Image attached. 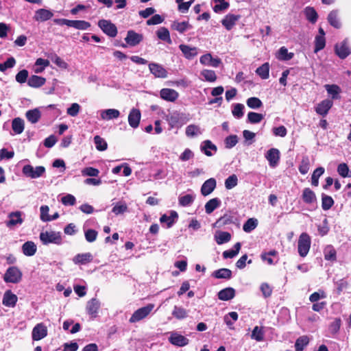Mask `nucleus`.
<instances>
[{
    "label": "nucleus",
    "mask_w": 351,
    "mask_h": 351,
    "mask_svg": "<svg viewBox=\"0 0 351 351\" xmlns=\"http://www.w3.org/2000/svg\"><path fill=\"white\" fill-rule=\"evenodd\" d=\"M98 26L110 37L114 38L117 34V29L114 24L110 21L102 19L98 22Z\"/></svg>",
    "instance_id": "8"
},
{
    "label": "nucleus",
    "mask_w": 351,
    "mask_h": 351,
    "mask_svg": "<svg viewBox=\"0 0 351 351\" xmlns=\"http://www.w3.org/2000/svg\"><path fill=\"white\" fill-rule=\"evenodd\" d=\"M195 198L194 194H187L179 197V204L182 206H189L192 204Z\"/></svg>",
    "instance_id": "50"
},
{
    "label": "nucleus",
    "mask_w": 351,
    "mask_h": 351,
    "mask_svg": "<svg viewBox=\"0 0 351 351\" xmlns=\"http://www.w3.org/2000/svg\"><path fill=\"white\" fill-rule=\"evenodd\" d=\"M293 57V53H289L286 47H282L278 50V58L283 60H289Z\"/></svg>",
    "instance_id": "60"
},
{
    "label": "nucleus",
    "mask_w": 351,
    "mask_h": 351,
    "mask_svg": "<svg viewBox=\"0 0 351 351\" xmlns=\"http://www.w3.org/2000/svg\"><path fill=\"white\" fill-rule=\"evenodd\" d=\"M310 168V162L307 156L304 157L299 166V171L302 174L305 175L308 173Z\"/></svg>",
    "instance_id": "64"
},
{
    "label": "nucleus",
    "mask_w": 351,
    "mask_h": 351,
    "mask_svg": "<svg viewBox=\"0 0 351 351\" xmlns=\"http://www.w3.org/2000/svg\"><path fill=\"white\" fill-rule=\"evenodd\" d=\"M94 143L95 144L96 149L98 151H105L107 149L108 144L104 138H101L100 136H95L94 137Z\"/></svg>",
    "instance_id": "53"
},
{
    "label": "nucleus",
    "mask_w": 351,
    "mask_h": 351,
    "mask_svg": "<svg viewBox=\"0 0 351 351\" xmlns=\"http://www.w3.org/2000/svg\"><path fill=\"white\" fill-rule=\"evenodd\" d=\"M167 121L169 122L170 127L173 128L181 127L189 121V119L184 113L173 112L167 117Z\"/></svg>",
    "instance_id": "6"
},
{
    "label": "nucleus",
    "mask_w": 351,
    "mask_h": 351,
    "mask_svg": "<svg viewBox=\"0 0 351 351\" xmlns=\"http://www.w3.org/2000/svg\"><path fill=\"white\" fill-rule=\"evenodd\" d=\"M93 256L90 252L77 254L73 258V262L75 265H86L91 263Z\"/></svg>",
    "instance_id": "20"
},
{
    "label": "nucleus",
    "mask_w": 351,
    "mask_h": 351,
    "mask_svg": "<svg viewBox=\"0 0 351 351\" xmlns=\"http://www.w3.org/2000/svg\"><path fill=\"white\" fill-rule=\"evenodd\" d=\"M154 308V304H148L145 306L141 307L135 311L130 317L129 322L130 323H136L146 318L153 311Z\"/></svg>",
    "instance_id": "4"
},
{
    "label": "nucleus",
    "mask_w": 351,
    "mask_h": 351,
    "mask_svg": "<svg viewBox=\"0 0 351 351\" xmlns=\"http://www.w3.org/2000/svg\"><path fill=\"white\" fill-rule=\"evenodd\" d=\"M195 0H190L187 2H184L183 0H176V2L178 5V10L182 13H186L188 12L191 4L193 3Z\"/></svg>",
    "instance_id": "59"
},
{
    "label": "nucleus",
    "mask_w": 351,
    "mask_h": 351,
    "mask_svg": "<svg viewBox=\"0 0 351 351\" xmlns=\"http://www.w3.org/2000/svg\"><path fill=\"white\" fill-rule=\"evenodd\" d=\"M265 158L268 160L269 166L275 167L278 164L280 160V152L278 149L271 148L266 153Z\"/></svg>",
    "instance_id": "15"
},
{
    "label": "nucleus",
    "mask_w": 351,
    "mask_h": 351,
    "mask_svg": "<svg viewBox=\"0 0 351 351\" xmlns=\"http://www.w3.org/2000/svg\"><path fill=\"white\" fill-rule=\"evenodd\" d=\"M157 36L159 39L166 41L169 44L171 43V39L169 30L166 27H160L156 32Z\"/></svg>",
    "instance_id": "46"
},
{
    "label": "nucleus",
    "mask_w": 351,
    "mask_h": 351,
    "mask_svg": "<svg viewBox=\"0 0 351 351\" xmlns=\"http://www.w3.org/2000/svg\"><path fill=\"white\" fill-rule=\"evenodd\" d=\"M328 21L335 28L339 29L341 27V24L338 17L337 10H332L328 14Z\"/></svg>",
    "instance_id": "37"
},
{
    "label": "nucleus",
    "mask_w": 351,
    "mask_h": 351,
    "mask_svg": "<svg viewBox=\"0 0 351 351\" xmlns=\"http://www.w3.org/2000/svg\"><path fill=\"white\" fill-rule=\"evenodd\" d=\"M22 276L23 274L20 269L12 266L7 269L3 276V280L5 282L16 284L21 282Z\"/></svg>",
    "instance_id": "2"
},
{
    "label": "nucleus",
    "mask_w": 351,
    "mask_h": 351,
    "mask_svg": "<svg viewBox=\"0 0 351 351\" xmlns=\"http://www.w3.org/2000/svg\"><path fill=\"white\" fill-rule=\"evenodd\" d=\"M324 258L327 261H335L336 260V250L332 245H328L324 250Z\"/></svg>",
    "instance_id": "49"
},
{
    "label": "nucleus",
    "mask_w": 351,
    "mask_h": 351,
    "mask_svg": "<svg viewBox=\"0 0 351 351\" xmlns=\"http://www.w3.org/2000/svg\"><path fill=\"white\" fill-rule=\"evenodd\" d=\"M304 14L307 20L312 23H315L317 20L318 15L313 8L306 7L304 10Z\"/></svg>",
    "instance_id": "45"
},
{
    "label": "nucleus",
    "mask_w": 351,
    "mask_h": 351,
    "mask_svg": "<svg viewBox=\"0 0 351 351\" xmlns=\"http://www.w3.org/2000/svg\"><path fill=\"white\" fill-rule=\"evenodd\" d=\"M47 335V328L43 323L38 324L34 327L32 332V337L34 341H39Z\"/></svg>",
    "instance_id": "11"
},
{
    "label": "nucleus",
    "mask_w": 351,
    "mask_h": 351,
    "mask_svg": "<svg viewBox=\"0 0 351 351\" xmlns=\"http://www.w3.org/2000/svg\"><path fill=\"white\" fill-rule=\"evenodd\" d=\"M200 75L204 77L205 81L214 82L217 80V75L214 71L209 69H204L201 71Z\"/></svg>",
    "instance_id": "48"
},
{
    "label": "nucleus",
    "mask_w": 351,
    "mask_h": 351,
    "mask_svg": "<svg viewBox=\"0 0 351 351\" xmlns=\"http://www.w3.org/2000/svg\"><path fill=\"white\" fill-rule=\"evenodd\" d=\"M327 93L331 95L332 99H337L339 98V94L341 92V88L336 84H326L324 86Z\"/></svg>",
    "instance_id": "41"
},
{
    "label": "nucleus",
    "mask_w": 351,
    "mask_h": 351,
    "mask_svg": "<svg viewBox=\"0 0 351 351\" xmlns=\"http://www.w3.org/2000/svg\"><path fill=\"white\" fill-rule=\"evenodd\" d=\"M169 341L171 344L179 347L186 346L189 341L186 337L176 332L171 334Z\"/></svg>",
    "instance_id": "14"
},
{
    "label": "nucleus",
    "mask_w": 351,
    "mask_h": 351,
    "mask_svg": "<svg viewBox=\"0 0 351 351\" xmlns=\"http://www.w3.org/2000/svg\"><path fill=\"white\" fill-rule=\"evenodd\" d=\"M142 40L143 36L132 30L128 32L127 36L125 38V42L130 46L138 45Z\"/></svg>",
    "instance_id": "23"
},
{
    "label": "nucleus",
    "mask_w": 351,
    "mask_h": 351,
    "mask_svg": "<svg viewBox=\"0 0 351 351\" xmlns=\"http://www.w3.org/2000/svg\"><path fill=\"white\" fill-rule=\"evenodd\" d=\"M256 73L262 79L266 80L269 76V64L268 62L264 63L261 66L257 68Z\"/></svg>",
    "instance_id": "44"
},
{
    "label": "nucleus",
    "mask_w": 351,
    "mask_h": 351,
    "mask_svg": "<svg viewBox=\"0 0 351 351\" xmlns=\"http://www.w3.org/2000/svg\"><path fill=\"white\" fill-rule=\"evenodd\" d=\"M141 112L136 108H132L128 114L129 125L133 128H136L138 127L141 121Z\"/></svg>",
    "instance_id": "18"
},
{
    "label": "nucleus",
    "mask_w": 351,
    "mask_h": 351,
    "mask_svg": "<svg viewBox=\"0 0 351 351\" xmlns=\"http://www.w3.org/2000/svg\"><path fill=\"white\" fill-rule=\"evenodd\" d=\"M251 338L257 341H261L264 339V331L262 328L255 326L252 330Z\"/></svg>",
    "instance_id": "56"
},
{
    "label": "nucleus",
    "mask_w": 351,
    "mask_h": 351,
    "mask_svg": "<svg viewBox=\"0 0 351 351\" xmlns=\"http://www.w3.org/2000/svg\"><path fill=\"white\" fill-rule=\"evenodd\" d=\"M178 217L177 212L171 210L169 215L166 214L161 216L160 221L161 223H166L167 228H171L173 223L176 221Z\"/></svg>",
    "instance_id": "24"
},
{
    "label": "nucleus",
    "mask_w": 351,
    "mask_h": 351,
    "mask_svg": "<svg viewBox=\"0 0 351 351\" xmlns=\"http://www.w3.org/2000/svg\"><path fill=\"white\" fill-rule=\"evenodd\" d=\"M185 134L186 136L193 138L201 135L202 134V130L198 125L191 124L186 128Z\"/></svg>",
    "instance_id": "32"
},
{
    "label": "nucleus",
    "mask_w": 351,
    "mask_h": 351,
    "mask_svg": "<svg viewBox=\"0 0 351 351\" xmlns=\"http://www.w3.org/2000/svg\"><path fill=\"white\" fill-rule=\"evenodd\" d=\"M25 117L30 123H36L41 117V112L38 108L29 110L26 112Z\"/></svg>",
    "instance_id": "31"
},
{
    "label": "nucleus",
    "mask_w": 351,
    "mask_h": 351,
    "mask_svg": "<svg viewBox=\"0 0 351 351\" xmlns=\"http://www.w3.org/2000/svg\"><path fill=\"white\" fill-rule=\"evenodd\" d=\"M120 112L114 108L102 110L100 111V117L102 120L109 121L113 119H117L119 117Z\"/></svg>",
    "instance_id": "26"
},
{
    "label": "nucleus",
    "mask_w": 351,
    "mask_h": 351,
    "mask_svg": "<svg viewBox=\"0 0 351 351\" xmlns=\"http://www.w3.org/2000/svg\"><path fill=\"white\" fill-rule=\"evenodd\" d=\"M172 315L178 319H184L188 317V311L182 306H175Z\"/></svg>",
    "instance_id": "42"
},
{
    "label": "nucleus",
    "mask_w": 351,
    "mask_h": 351,
    "mask_svg": "<svg viewBox=\"0 0 351 351\" xmlns=\"http://www.w3.org/2000/svg\"><path fill=\"white\" fill-rule=\"evenodd\" d=\"M160 95L162 99L171 102L175 101L179 97V94L176 90L167 88L161 89Z\"/></svg>",
    "instance_id": "16"
},
{
    "label": "nucleus",
    "mask_w": 351,
    "mask_h": 351,
    "mask_svg": "<svg viewBox=\"0 0 351 351\" xmlns=\"http://www.w3.org/2000/svg\"><path fill=\"white\" fill-rule=\"evenodd\" d=\"M215 3L213 10L215 12H219L226 10L229 7V3L224 0H213Z\"/></svg>",
    "instance_id": "62"
},
{
    "label": "nucleus",
    "mask_w": 351,
    "mask_h": 351,
    "mask_svg": "<svg viewBox=\"0 0 351 351\" xmlns=\"http://www.w3.org/2000/svg\"><path fill=\"white\" fill-rule=\"evenodd\" d=\"M17 300V296L10 290H8L4 293L2 303L5 306L14 307L16 305Z\"/></svg>",
    "instance_id": "22"
},
{
    "label": "nucleus",
    "mask_w": 351,
    "mask_h": 351,
    "mask_svg": "<svg viewBox=\"0 0 351 351\" xmlns=\"http://www.w3.org/2000/svg\"><path fill=\"white\" fill-rule=\"evenodd\" d=\"M209 149H212L214 151H217V147L212 143V142L209 140H206L202 142L201 145V150L208 156H211L213 154L209 151Z\"/></svg>",
    "instance_id": "43"
},
{
    "label": "nucleus",
    "mask_w": 351,
    "mask_h": 351,
    "mask_svg": "<svg viewBox=\"0 0 351 351\" xmlns=\"http://www.w3.org/2000/svg\"><path fill=\"white\" fill-rule=\"evenodd\" d=\"M221 205V200L217 198H213L210 199L206 204H205V210L207 214H210L213 213L216 208L219 207Z\"/></svg>",
    "instance_id": "38"
},
{
    "label": "nucleus",
    "mask_w": 351,
    "mask_h": 351,
    "mask_svg": "<svg viewBox=\"0 0 351 351\" xmlns=\"http://www.w3.org/2000/svg\"><path fill=\"white\" fill-rule=\"evenodd\" d=\"M25 129L23 119L19 117L14 118L12 121V130L14 134H21Z\"/></svg>",
    "instance_id": "28"
},
{
    "label": "nucleus",
    "mask_w": 351,
    "mask_h": 351,
    "mask_svg": "<svg viewBox=\"0 0 351 351\" xmlns=\"http://www.w3.org/2000/svg\"><path fill=\"white\" fill-rule=\"evenodd\" d=\"M215 239L218 245H221L230 241L231 234L228 232L217 231L215 234Z\"/></svg>",
    "instance_id": "34"
},
{
    "label": "nucleus",
    "mask_w": 351,
    "mask_h": 351,
    "mask_svg": "<svg viewBox=\"0 0 351 351\" xmlns=\"http://www.w3.org/2000/svg\"><path fill=\"white\" fill-rule=\"evenodd\" d=\"M302 197L306 204H312L316 201L315 193L309 188H305L302 191Z\"/></svg>",
    "instance_id": "36"
},
{
    "label": "nucleus",
    "mask_w": 351,
    "mask_h": 351,
    "mask_svg": "<svg viewBox=\"0 0 351 351\" xmlns=\"http://www.w3.org/2000/svg\"><path fill=\"white\" fill-rule=\"evenodd\" d=\"M335 50L336 54L341 59L346 58L351 53V49L346 40L336 44Z\"/></svg>",
    "instance_id": "12"
},
{
    "label": "nucleus",
    "mask_w": 351,
    "mask_h": 351,
    "mask_svg": "<svg viewBox=\"0 0 351 351\" xmlns=\"http://www.w3.org/2000/svg\"><path fill=\"white\" fill-rule=\"evenodd\" d=\"M179 49L182 52L185 58L188 60L193 59L198 53L197 48L195 47H191L187 45L181 44L179 45Z\"/></svg>",
    "instance_id": "21"
},
{
    "label": "nucleus",
    "mask_w": 351,
    "mask_h": 351,
    "mask_svg": "<svg viewBox=\"0 0 351 351\" xmlns=\"http://www.w3.org/2000/svg\"><path fill=\"white\" fill-rule=\"evenodd\" d=\"M24 214L19 210L11 212L8 215V219L5 221V226L10 229H14L23 224Z\"/></svg>",
    "instance_id": "1"
},
{
    "label": "nucleus",
    "mask_w": 351,
    "mask_h": 351,
    "mask_svg": "<svg viewBox=\"0 0 351 351\" xmlns=\"http://www.w3.org/2000/svg\"><path fill=\"white\" fill-rule=\"evenodd\" d=\"M246 104L247 106L252 109H257L263 106V103L258 97H252L247 99Z\"/></svg>",
    "instance_id": "58"
},
{
    "label": "nucleus",
    "mask_w": 351,
    "mask_h": 351,
    "mask_svg": "<svg viewBox=\"0 0 351 351\" xmlns=\"http://www.w3.org/2000/svg\"><path fill=\"white\" fill-rule=\"evenodd\" d=\"M311 240L310 236L306 232L302 233L299 237L298 243V253L300 256L305 257L308 254L311 247Z\"/></svg>",
    "instance_id": "5"
},
{
    "label": "nucleus",
    "mask_w": 351,
    "mask_h": 351,
    "mask_svg": "<svg viewBox=\"0 0 351 351\" xmlns=\"http://www.w3.org/2000/svg\"><path fill=\"white\" fill-rule=\"evenodd\" d=\"M241 243L239 242L235 243L234 248L232 250H226L223 252V256L225 258H232L236 256L241 249Z\"/></svg>",
    "instance_id": "47"
},
{
    "label": "nucleus",
    "mask_w": 351,
    "mask_h": 351,
    "mask_svg": "<svg viewBox=\"0 0 351 351\" xmlns=\"http://www.w3.org/2000/svg\"><path fill=\"white\" fill-rule=\"evenodd\" d=\"M199 62L204 66L217 68L221 64V60L219 58H213L210 53H207L200 57Z\"/></svg>",
    "instance_id": "10"
},
{
    "label": "nucleus",
    "mask_w": 351,
    "mask_h": 351,
    "mask_svg": "<svg viewBox=\"0 0 351 351\" xmlns=\"http://www.w3.org/2000/svg\"><path fill=\"white\" fill-rule=\"evenodd\" d=\"M238 314L237 312H230L224 317V322L230 328H232V326L238 319Z\"/></svg>",
    "instance_id": "54"
},
{
    "label": "nucleus",
    "mask_w": 351,
    "mask_h": 351,
    "mask_svg": "<svg viewBox=\"0 0 351 351\" xmlns=\"http://www.w3.org/2000/svg\"><path fill=\"white\" fill-rule=\"evenodd\" d=\"M240 19L239 15L229 14H227L222 20L221 23L226 29L230 30L236 24L237 21Z\"/></svg>",
    "instance_id": "25"
},
{
    "label": "nucleus",
    "mask_w": 351,
    "mask_h": 351,
    "mask_svg": "<svg viewBox=\"0 0 351 351\" xmlns=\"http://www.w3.org/2000/svg\"><path fill=\"white\" fill-rule=\"evenodd\" d=\"M235 295V290L233 288L228 287L221 290L218 293V298L223 301H227L232 299Z\"/></svg>",
    "instance_id": "33"
},
{
    "label": "nucleus",
    "mask_w": 351,
    "mask_h": 351,
    "mask_svg": "<svg viewBox=\"0 0 351 351\" xmlns=\"http://www.w3.org/2000/svg\"><path fill=\"white\" fill-rule=\"evenodd\" d=\"M334 204V201L330 196L322 195V207L323 210H327L330 209Z\"/></svg>",
    "instance_id": "63"
},
{
    "label": "nucleus",
    "mask_w": 351,
    "mask_h": 351,
    "mask_svg": "<svg viewBox=\"0 0 351 351\" xmlns=\"http://www.w3.org/2000/svg\"><path fill=\"white\" fill-rule=\"evenodd\" d=\"M309 342V339L307 336L300 337L295 341V348L296 351H302Z\"/></svg>",
    "instance_id": "51"
},
{
    "label": "nucleus",
    "mask_w": 351,
    "mask_h": 351,
    "mask_svg": "<svg viewBox=\"0 0 351 351\" xmlns=\"http://www.w3.org/2000/svg\"><path fill=\"white\" fill-rule=\"evenodd\" d=\"M69 27L79 30H86L90 27V23L82 20H71Z\"/></svg>",
    "instance_id": "40"
},
{
    "label": "nucleus",
    "mask_w": 351,
    "mask_h": 351,
    "mask_svg": "<svg viewBox=\"0 0 351 351\" xmlns=\"http://www.w3.org/2000/svg\"><path fill=\"white\" fill-rule=\"evenodd\" d=\"M324 173L323 167L317 168L313 173L311 177V184L313 186H317L319 184V178Z\"/></svg>",
    "instance_id": "57"
},
{
    "label": "nucleus",
    "mask_w": 351,
    "mask_h": 351,
    "mask_svg": "<svg viewBox=\"0 0 351 351\" xmlns=\"http://www.w3.org/2000/svg\"><path fill=\"white\" fill-rule=\"evenodd\" d=\"M171 28L174 30L178 31L179 33H184L192 27L188 21H173L171 25Z\"/></svg>",
    "instance_id": "35"
},
{
    "label": "nucleus",
    "mask_w": 351,
    "mask_h": 351,
    "mask_svg": "<svg viewBox=\"0 0 351 351\" xmlns=\"http://www.w3.org/2000/svg\"><path fill=\"white\" fill-rule=\"evenodd\" d=\"M46 82L45 77L33 75L27 80V84L32 88H39L44 85Z\"/></svg>",
    "instance_id": "29"
},
{
    "label": "nucleus",
    "mask_w": 351,
    "mask_h": 351,
    "mask_svg": "<svg viewBox=\"0 0 351 351\" xmlns=\"http://www.w3.org/2000/svg\"><path fill=\"white\" fill-rule=\"evenodd\" d=\"M258 226V220L254 218H250L243 224V229L245 232H250Z\"/></svg>",
    "instance_id": "52"
},
{
    "label": "nucleus",
    "mask_w": 351,
    "mask_h": 351,
    "mask_svg": "<svg viewBox=\"0 0 351 351\" xmlns=\"http://www.w3.org/2000/svg\"><path fill=\"white\" fill-rule=\"evenodd\" d=\"M263 119V115L254 112L247 114V121L251 123H258Z\"/></svg>",
    "instance_id": "61"
},
{
    "label": "nucleus",
    "mask_w": 351,
    "mask_h": 351,
    "mask_svg": "<svg viewBox=\"0 0 351 351\" xmlns=\"http://www.w3.org/2000/svg\"><path fill=\"white\" fill-rule=\"evenodd\" d=\"M332 101L326 99L319 102L315 107V112L323 117H325L328 113L330 109L332 107Z\"/></svg>",
    "instance_id": "13"
},
{
    "label": "nucleus",
    "mask_w": 351,
    "mask_h": 351,
    "mask_svg": "<svg viewBox=\"0 0 351 351\" xmlns=\"http://www.w3.org/2000/svg\"><path fill=\"white\" fill-rule=\"evenodd\" d=\"M40 239L44 245H47L49 243L60 245L62 243V237L60 232H42L40 234Z\"/></svg>",
    "instance_id": "3"
},
{
    "label": "nucleus",
    "mask_w": 351,
    "mask_h": 351,
    "mask_svg": "<svg viewBox=\"0 0 351 351\" xmlns=\"http://www.w3.org/2000/svg\"><path fill=\"white\" fill-rule=\"evenodd\" d=\"M149 69L150 73L158 78H166L168 75L165 68L158 63L152 62L149 64Z\"/></svg>",
    "instance_id": "9"
},
{
    "label": "nucleus",
    "mask_w": 351,
    "mask_h": 351,
    "mask_svg": "<svg viewBox=\"0 0 351 351\" xmlns=\"http://www.w3.org/2000/svg\"><path fill=\"white\" fill-rule=\"evenodd\" d=\"M326 45L325 37L323 36H316L315 38V49L314 52L317 53L323 49Z\"/></svg>",
    "instance_id": "55"
},
{
    "label": "nucleus",
    "mask_w": 351,
    "mask_h": 351,
    "mask_svg": "<svg viewBox=\"0 0 351 351\" xmlns=\"http://www.w3.org/2000/svg\"><path fill=\"white\" fill-rule=\"evenodd\" d=\"M24 176L32 179H36L43 176L45 168L43 166L33 167L30 165H25L22 169Z\"/></svg>",
    "instance_id": "7"
},
{
    "label": "nucleus",
    "mask_w": 351,
    "mask_h": 351,
    "mask_svg": "<svg viewBox=\"0 0 351 351\" xmlns=\"http://www.w3.org/2000/svg\"><path fill=\"white\" fill-rule=\"evenodd\" d=\"M217 182L215 178H209L206 180L202 187H201V193L203 196H207L210 195L216 188Z\"/></svg>",
    "instance_id": "19"
},
{
    "label": "nucleus",
    "mask_w": 351,
    "mask_h": 351,
    "mask_svg": "<svg viewBox=\"0 0 351 351\" xmlns=\"http://www.w3.org/2000/svg\"><path fill=\"white\" fill-rule=\"evenodd\" d=\"M212 276L219 279H230L232 277V271L229 269L222 268L215 270Z\"/></svg>",
    "instance_id": "39"
},
{
    "label": "nucleus",
    "mask_w": 351,
    "mask_h": 351,
    "mask_svg": "<svg viewBox=\"0 0 351 351\" xmlns=\"http://www.w3.org/2000/svg\"><path fill=\"white\" fill-rule=\"evenodd\" d=\"M100 302L97 298H92L87 302L86 311L89 315L95 317L100 308Z\"/></svg>",
    "instance_id": "27"
},
{
    "label": "nucleus",
    "mask_w": 351,
    "mask_h": 351,
    "mask_svg": "<svg viewBox=\"0 0 351 351\" xmlns=\"http://www.w3.org/2000/svg\"><path fill=\"white\" fill-rule=\"evenodd\" d=\"M37 250V247L33 241H27L22 245L23 253L27 256H34Z\"/></svg>",
    "instance_id": "30"
},
{
    "label": "nucleus",
    "mask_w": 351,
    "mask_h": 351,
    "mask_svg": "<svg viewBox=\"0 0 351 351\" xmlns=\"http://www.w3.org/2000/svg\"><path fill=\"white\" fill-rule=\"evenodd\" d=\"M53 13L47 9L40 8L35 12L34 19L38 22H44L51 19Z\"/></svg>",
    "instance_id": "17"
}]
</instances>
